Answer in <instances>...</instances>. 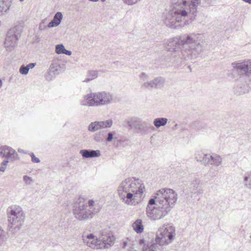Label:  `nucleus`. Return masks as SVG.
Returning <instances> with one entry per match:
<instances>
[{"label":"nucleus","instance_id":"25","mask_svg":"<svg viewBox=\"0 0 251 251\" xmlns=\"http://www.w3.org/2000/svg\"><path fill=\"white\" fill-rule=\"evenodd\" d=\"M132 227L133 230L137 233H141L143 232L144 227L143 224V222L141 219H138L136 220L132 225Z\"/></svg>","mask_w":251,"mask_h":251},{"label":"nucleus","instance_id":"22","mask_svg":"<svg viewBox=\"0 0 251 251\" xmlns=\"http://www.w3.org/2000/svg\"><path fill=\"white\" fill-rule=\"evenodd\" d=\"M79 153L84 158L99 157L101 155L100 150H81Z\"/></svg>","mask_w":251,"mask_h":251},{"label":"nucleus","instance_id":"45","mask_svg":"<svg viewBox=\"0 0 251 251\" xmlns=\"http://www.w3.org/2000/svg\"><path fill=\"white\" fill-rule=\"evenodd\" d=\"M124 244V246L125 247H126L127 246V242H125Z\"/></svg>","mask_w":251,"mask_h":251},{"label":"nucleus","instance_id":"6","mask_svg":"<svg viewBox=\"0 0 251 251\" xmlns=\"http://www.w3.org/2000/svg\"><path fill=\"white\" fill-rule=\"evenodd\" d=\"M7 215L9 231L16 234L24 224L25 213L21 206L13 205L7 209Z\"/></svg>","mask_w":251,"mask_h":251},{"label":"nucleus","instance_id":"33","mask_svg":"<svg viewBox=\"0 0 251 251\" xmlns=\"http://www.w3.org/2000/svg\"><path fill=\"white\" fill-rule=\"evenodd\" d=\"M201 183V181L198 178H195L190 184L191 188L193 187V191L196 190L199 186Z\"/></svg>","mask_w":251,"mask_h":251},{"label":"nucleus","instance_id":"1","mask_svg":"<svg viewBox=\"0 0 251 251\" xmlns=\"http://www.w3.org/2000/svg\"><path fill=\"white\" fill-rule=\"evenodd\" d=\"M205 40L202 34H184L167 40L165 47L168 51L176 52L180 46H182L178 57L182 60H189L198 58L202 53Z\"/></svg>","mask_w":251,"mask_h":251},{"label":"nucleus","instance_id":"31","mask_svg":"<svg viewBox=\"0 0 251 251\" xmlns=\"http://www.w3.org/2000/svg\"><path fill=\"white\" fill-rule=\"evenodd\" d=\"M7 239V237L5 231L0 227V248L4 246Z\"/></svg>","mask_w":251,"mask_h":251},{"label":"nucleus","instance_id":"43","mask_svg":"<svg viewBox=\"0 0 251 251\" xmlns=\"http://www.w3.org/2000/svg\"><path fill=\"white\" fill-rule=\"evenodd\" d=\"M242 0L246 3H248L250 4H251V0Z\"/></svg>","mask_w":251,"mask_h":251},{"label":"nucleus","instance_id":"20","mask_svg":"<svg viewBox=\"0 0 251 251\" xmlns=\"http://www.w3.org/2000/svg\"><path fill=\"white\" fill-rule=\"evenodd\" d=\"M140 246H143L142 251H163L164 249L155 241L146 243L144 239L139 241Z\"/></svg>","mask_w":251,"mask_h":251},{"label":"nucleus","instance_id":"9","mask_svg":"<svg viewBox=\"0 0 251 251\" xmlns=\"http://www.w3.org/2000/svg\"><path fill=\"white\" fill-rule=\"evenodd\" d=\"M169 211L153 198L150 199L146 208L147 217L151 221L159 220L166 216Z\"/></svg>","mask_w":251,"mask_h":251},{"label":"nucleus","instance_id":"4","mask_svg":"<svg viewBox=\"0 0 251 251\" xmlns=\"http://www.w3.org/2000/svg\"><path fill=\"white\" fill-rule=\"evenodd\" d=\"M100 210V205L93 200L86 202H75L73 206V215L78 221L91 219Z\"/></svg>","mask_w":251,"mask_h":251},{"label":"nucleus","instance_id":"2","mask_svg":"<svg viewBox=\"0 0 251 251\" xmlns=\"http://www.w3.org/2000/svg\"><path fill=\"white\" fill-rule=\"evenodd\" d=\"M200 0H178L162 15L163 23L168 28L176 29L188 25L195 19Z\"/></svg>","mask_w":251,"mask_h":251},{"label":"nucleus","instance_id":"7","mask_svg":"<svg viewBox=\"0 0 251 251\" xmlns=\"http://www.w3.org/2000/svg\"><path fill=\"white\" fill-rule=\"evenodd\" d=\"M177 193L170 188H162L157 191L154 199L164 206L169 212L176 202Z\"/></svg>","mask_w":251,"mask_h":251},{"label":"nucleus","instance_id":"41","mask_svg":"<svg viewBox=\"0 0 251 251\" xmlns=\"http://www.w3.org/2000/svg\"><path fill=\"white\" fill-rule=\"evenodd\" d=\"M36 64L35 63H31L27 65L26 66L28 68V70L29 71L30 69H33L35 66Z\"/></svg>","mask_w":251,"mask_h":251},{"label":"nucleus","instance_id":"12","mask_svg":"<svg viewBox=\"0 0 251 251\" xmlns=\"http://www.w3.org/2000/svg\"><path fill=\"white\" fill-rule=\"evenodd\" d=\"M128 127L131 129L139 130L146 134L149 132L153 127L146 121H143L138 117H133L127 121Z\"/></svg>","mask_w":251,"mask_h":251},{"label":"nucleus","instance_id":"16","mask_svg":"<svg viewBox=\"0 0 251 251\" xmlns=\"http://www.w3.org/2000/svg\"><path fill=\"white\" fill-rule=\"evenodd\" d=\"M0 155L2 157H5L7 159H9L12 161L19 159V154L16 151L7 146L0 147Z\"/></svg>","mask_w":251,"mask_h":251},{"label":"nucleus","instance_id":"30","mask_svg":"<svg viewBox=\"0 0 251 251\" xmlns=\"http://www.w3.org/2000/svg\"><path fill=\"white\" fill-rule=\"evenodd\" d=\"M243 183L247 188L251 189V171L245 173Z\"/></svg>","mask_w":251,"mask_h":251},{"label":"nucleus","instance_id":"15","mask_svg":"<svg viewBox=\"0 0 251 251\" xmlns=\"http://www.w3.org/2000/svg\"><path fill=\"white\" fill-rule=\"evenodd\" d=\"M113 125V121L108 119L106 121L91 122L88 126V130L91 132H95L104 128H110Z\"/></svg>","mask_w":251,"mask_h":251},{"label":"nucleus","instance_id":"28","mask_svg":"<svg viewBox=\"0 0 251 251\" xmlns=\"http://www.w3.org/2000/svg\"><path fill=\"white\" fill-rule=\"evenodd\" d=\"M55 52L58 54H65L69 56L72 53L71 51L66 50L64 45L62 44L55 46Z\"/></svg>","mask_w":251,"mask_h":251},{"label":"nucleus","instance_id":"36","mask_svg":"<svg viewBox=\"0 0 251 251\" xmlns=\"http://www.w3.org/2000/svg\"><path fill=\"white\" fill-rule=\"evenodd\" d=\"M114 132H109L106 133L107 137L105 138V141L107 142H110L113 139Z\"/></svg>","mask_w":251,"mask_h":251},{"label":"nucleus","instance_id":"5","mask_svg":"<svg viewBox=\"0 0 251 251\" xmlns=\"http://www.w3.org/2000/svg\"><path fill=\"white\" fill-rule=\"evenodd\" d=\"M232 67L240 70L245 74L243 76H241L238 79L234 86V92L237 95H243L249 91V85L248 81H250V79L248 78L245 82H243L244 77L248 76L251 74V60L244 61L242 62L232 63Z\"/></svg>","mask_w":251,"mask_h":251},{"label":"nucleus","instance_id":"8","mask_svg":"<svg viewBox=\"0 0 251 251\" xmlns=\"http://www.w3.org/2000/svg\"><path fill=\"white\" fill-rule=\"evenodd\" d=\"M175 231V227L171 224L161 225L156 232L155 241L164 249L174 240Z\"/></svg>","mask_w":251,"mask_h":251},{"label":"nucleus","instance_id":"38","mask_svg":"<svg viewBox=\"0 0 251 251\" xmlns=\"http://www.w3.org/2000/svg\"><path fill=\"white\" fill-rule=\"evenodd\" d=\"M46 28V21L45 20H43L39 25V29L40 30H43L45 29Z\"/></svg>","mask_w":251,"mask_h":251},{"label":"nucleus","instance_id":"37","mask_svg":"<svg viewBox=\"0 0 251 251\" xmlns=\"http://www.w3.org/2000/svg\"><path fill=\"white\" fill-rule=\"evenodd\" d=\"M8 163V160H4L1 163V166L0 167V172H4L5 171Z\"/></svg>","mask_w":251,"mask_h":251},{"label":"nucleus","instance_id":"32","mask_svg":"<svg viewBox=\"0 0 251 251\" xmlns=\"http://www.w3.org/2000/svg\"><path fill=\"white\" fill-rule=\"evenodd\" d=\"M207 153H204L202 151H197L195 153V158L197 161L203 164L202 160L204 159V156Z\"/></svg>","mask_w":251,"mask_h":251},{"label":"nucleus","instance_id":"11","mask_svg":"<svg viewBox=\"0 0 251 251\" xmlns=\"http://www.w3.org/2000/svg\"><path fill=\"white\" fill-rule=\"evenodd\" d=\"M100 249H107L112 246L115 237L109 228L101 229L98 233Z\"/></svg>","mask_w":251,"mask_h":251},{"label":"nucleus","instance_id":"42","mask_svg":"<svg viewBox=\"0 0 251 251\" xmlns=\"http://www.w3.org/2000/svg\"><path fill=\"white\" fill-rule=\"evenodd\" d=\"M18 151L19 152H20V153H26V151H24L23 150L21 149H19L18 150Z\"/></svg>","mask_w":251,"mask_h":251},{"label":"nucleus","instance_id":"39","mask_svg":"<svg viewBox=\"0 0 251 251\" xmlns=\"http://www.w3.org/2000/svg\"><path fill=\"white\" fill-rule=\"evenodd\" d=\"M30 156L31 157V161L34 163H39L40 162V160L35 157L33 153H31L30 154Z\"/></svg>","mask_w":251,"mask_h":251},{"label":"nucleus","instance_id":"27","mask_svg":"<svg viewBox=\"0 0 251 251\" xmlns=\"http://www.w3.org/2000/svg\"><path fill=\"white\" fill-rule=\"evenodd\" d=\"M168 121V119L166 118H157L154 119L153 123L154 126L158 128L161 126H165Z\"/></svg>","mask_w":251,"mask_h":251},{"label":"nucleus","instance_id":"21","mask_svg":"<svg viewBox=\"0 0 251 251\" xmlns=\"http://www.w3.org/2000/svg\"><path fill=\"white\" fill-rule=\"evenodd\" d=\"M93 93L84 95L79 100L81 105L86 106H95Z\"/></svg>","mask_w":251,"mask_h":251},{"label":"nucleus","instance_id":"47","mask_svg":"<svg viewBox=\"0 0 251 251\" xmlns=\"http://www.w3.org/2000/svg\"><path fill=\"white\" fill-rule=\"evenodd\" d=\"M177 126V124H176V125H175V127H176Z\"/></svg>","mask_w":251,"mask_h":251},{"label":"nucleus","instance_id":"24","mask_svg":"<svg viewBox=\"0 0 251 251\" xmlns=\"http://www.w3.org/2000/svg\"><path fill=\"white\" fill-rule=\"evenodd\" d=\"M107 131L105 130H100L95 133L93 136V140L98 143H100L105 141Z\"/></svg>","mask_w":251,"mask_h":251},{"label":"nucleus","instance_id":"19","mask_svg":"<svg viewBox=\"0 0 251 251\" xmlns=\"http://www.w3.org/2000/svg\"><path fill=\"white\" fill-rule=\"evenodd\" d=\"M64 65H60L58 62H54L51 63L46 78L48 80H51L55 76L64 71Z\"/></svg>","mask_w":251,"mask_h":251},{"label":"nucleus","instance_id":"46","mask_svg":"<svg viewBox=\"0 0 251 251\" xmlns=\"http://www.w3.org/2000/svg\"><path fill=\"white\" fill-rule=\"evenodd\" d=\"M19 0L20 1H21V2H22V1H23L24 0Z\"/></svg>","mask_w":251,"mask_h":251},{"label":"nucleus","instance_id":"17","mask_svg":"<svg viewBox=\"0 0 251 251\" xmlns=\"http://www.w3.org/2000/svg\"><path fill=\"white\" fill-rule=\"evenodd\" d=\"M203 165H212L215 167H218L222 163V158L219 155L213 153H207L205 154L204 159L202 160Z\"/></svg>","mask_w":251,"mask_h":251},{"label":"nucleus","instance_id":"26","mask_svg":"<svg viewBox=\"0 0 251 251\" xmlns=\"http://www.w3.org/2000/svg\"><path fill=\"white\" fill-rule=\"evenodd\" d=\"M11 1L9 0H0V15L8 11Z\"/></svg>","mask_w":251,"mask_h":251},{"label":"nucleus","instance_id":"3","mask_svg":"<svg viewBox=\"0 0 251 251\" xmlns=\"http://www.w3.org/2000/svg\"><path fill=\"white\" fill-rule=\"evenodd\" d=\"M145 184L139 178L128 177L123 180L117 188L120 200L125 204L135 206L144 198Z\"/></svg>","mask_w":251,"mask_h":251},{"label":"nucleus","instance_id":"48","mask_svg":"<svg viewBox=\"0 0 251 251\" xmlns=\"http://www.w3.org/2000/svg\"><path fill=\"white\" fill-rule=\"evenodd\" d=\"M250 238L251 239V235L250 236Z\"/></svg>","mask_w":251,"mask_h":251},{"label":"nucleus","instance_id":"29","mask_svg":"<svg viewBox=\"0 0 251 251\" xmlns=\"http://www.w3.org/2000/svg\"><path fill=\"white\" fill-rule=\"evenodd\" d=\"M98 76V72L96 71H88L86 77L84 80H83L84 82H89V81L96 78Z\"/></svg>","mask_w":251,"mask_h":251},{"label":"nucleus","instance_id":"40","mask_svg":"<svg viewBox=\"0 0 251 251\" xmlns=\"http://www.w3.org/2000/svg\"><path fill=\"white\" fill-rule=\"evenodd\" d=\"M139 77L142 80H145L149 77V75L146 73L143 72L140 75Z\"/></svg>","mask_w":251,"mask_h":251},{"label":"nucleus","instance_id":"13","mask_svg":"<svg viewBox=\"0 0 251 251\" xmlns=\"http://www.w3.org/2000/svg\"><path fill=\"white\" fill-rule=\"evenodd\" d=\"M95 106H103L111 103L113 100V95L105 91L93 93Z\"/></svg>","mask_w":251,"mask_h":251},{"label":"nucleus","instance_id":"23","mask_svg":"<svg viewBox=\"0 0 251 251\" xmlns=\"http://www.w3.org/2000/svg\"><path fill=\"white\" fill-rule=\"evenodd\" d=\"M63 18V15L61 12H57L53 17V19L48 25V28L57 26L61 23Z\"/></svg>","mask_w":251,"mask_h":251},{"label":"nucleus","instance_id":"35","mask_svg":"<svg viewBox=\"0 0 251 251\" xmlns=\"http://www.w3.org/2000/svg\"><path fill=\"white\" fill-rule=\"evenodd\" d=\"M28 71L27 67L24 65H22L19 69V72L23 75H26L28 74Z\"/></svg>","mask_w":251,"mask_h":251},{"label":"nucleus","instance_id":"10","mask_svg":"<svg viewBox=\"0 0 251 251\" xmlns=\"http://www.w3.org/2000/svg\"><path fill=\"white\" fill-rule=\"evenodd\" d=\"M20 36L21 30L18 27L15 26L8 30L4 42V48L7 51L14 50Z\"/></svg>","mask_w":251,"mask_h":251},{"label":"nucleus","instance_id":"18","mask_svg":"<svg viewBox=\"0 0 251 251\" xmlns=\"http://www.w3.org/2000/svg\"><path fill=\"white\" fill-rule=\"evenodd\" d=\"M165 83V79L162 76H157L153 79L145 81L142 87L146 89L157 88L163 87Z\"/></svg>","mask_w":251,"mask_h":251},{"label":"nucleus","instance_id":"34","mask_svg":"<svg viewBox=\"0 0 251 251\" xmlns=\"http://www.w3.org/2000/svg\"><path fill=\"white\" fill-rule=\"evenodd\" d=\"M23 178V181L26 185H30L34 182L32 178L27 176H24Z\"/></svg>","mask_w":251,"mask_h":251},{"label":"nucleus","instance_id":"44","mask_svg":"<svg viewBox=\"0 0 251 251\" xmlns=\"http://www.w3.org/2000/svg\"><path fill=\"white\" fill-rule=\"evenodd\" d=\"M2 86V80L1 79H0V88H1Z\"/></svg>","mask_w":251,"mask_h":251},{"label":"nucleus","instance_id":"14","mask_svg":"<svg viewBox=\"0 0 251 251\" xmlns=\"http://www.w3.org/2000/svg\"><path fill=\"white\" fill-rule=\"evenodd\" d=\"M83 243L88 247L94 250H100L98 234H84L82 236Z\"/></svg>","mask_w":251,"mask_h":251}]
</instances>
